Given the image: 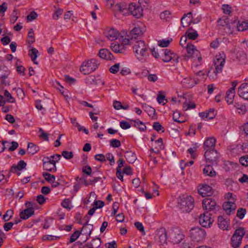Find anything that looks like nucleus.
<instances>
[{"mask_svg":"<svg viewBox=\"0 0 248 248\" xmlns=\"http://www.w3.org/2000/svg\"><path fill=\"white\" fill-rule=\"evenodd\" d=\"M145 31L144 27H140L139 26L134 27L130 31L126 32L125 38L124 39L123 43L124 45H129L130 44V40L138 39L142 36Z\"/></svg>","mask_w":248,"mask_h":248,"instance_id":"f257e3e1","label":"nucleus"},{"mask_svg":"<svg viewBox=\"0 0 248 248\" xmlns=\"http://www.w3.org/2000/svg\"><path fill=\"white\" fill-rule=\"evenodd\" d=\"M134 52L136 56L140 61H143L148 55L147 53V46L143 41H136L133 46Z\"/></svg>","mask_w":248,"mask_h":248,"instance_id":"f03ea898","label":"nucleus"},{"mask_svg":"<svg viewBox=\"0 0 248 248\" xmlns=\"http://www.w3.org/2000/svg\"><path fill=\"white\" fill-rule=\"evenodd\" d=\"M194 200L190 196L180 197L178 200V205L182 212L189 213L194 207Z\"/></svg>","mask_w":248,"mask_h":248,"instance_id":"7ed1b4c3","label":"nucleus"},{"mask_svg":"<svg viewBox=\"0 0 248 248\" xmlns=\"http://www.w3.org/2000/svg\"><path fill=\"white\" fill-rule=\"evenodd\" d=\"M245 233L244 229L242 228H239L235 231L231 240V245L233 248H238L240 247Z\"/></svg>","mask_w":248,"mask_h":248,"instance_id":"20e7f679","label":"nucleus"},{"mask_svg":"<svg viewBox=\"0 0 248 248\" xmlns=\"http://www.w3.org/2000/svg\"><path fill=\"white\" fill-rule=\"evenodd\" d=\"M206 235L205 231L199 227H194L190 230V237L194 241L199 242L204 239Z\"/></svg>","mask_w":248,"mask_h":248,"instance_id":"39448f33","label":"nucleus"},{"mask_svg":"<svg viewBox=\"0 0 248 248\" xmlns=\"http://www.w3.org/2000/svg\"><path fill=\"white\" fill-rule=\"evenodd\" d=\"M137 18H140L143 15V9L139 4L131 3L128 8V12Z\"/></svg>","mask_w":248,"mask_h":248,"instance_id":"423d86ee","label":"nucleus"},{"mask_svg":"<svg viewBox=\"0 0 248 248\" xmlns=\"http://www.w3.org/2000/svg\"><path fill=\"white\" fill-rule=\"evenodd\" d=\"M185 235L178 229H173L170 232V241L173 244H179L184 238Z\"/></svg>","mask_w":248,"mask_h":248,"instance_id":"0eeeda50","label":"nucleus"},{"mask_svg":"<svg viewBox=\"0 0 248 248\" xmlns=\"http://www.w3.org/2000/svg\"><path fill=\"white\" fill-rule=\"evenodd\" d=\"M204 157L207 162L217 164L219 157V154L216 150H211V151L205 152Z\"/></svg>","mask_w":248,"mask_h":248,"instance_id":"6e6552de","label":"nucleus"},{"mask_svg":"<svg viewBox=\"0 0 248 248\" xmlns=\"http://www.w3.org/2000/svg\"><path fill=\"white\" fill-rule=\"evenodd\" d=\"M214 221L211 214L208 212L201 214L199 217V223L203 227H209Z\"/></svg>","mask_w":248,"mask_h":248,"instance_id":"1a4fd4ad","label":"nucleus"},{"mask_svg":"<svg viewBox=\"0 0 248 248\" xmlns=\"http://www.w3.org/2000/svg\"><path fill=\"white\" fill-rule=\"evenodd\" d=\"M164 56L162 61L164 62H169L171 60L174 61L176 63L178 62L179 56L175 53H173L171 50L168 49L163 50Z\"/></svg>","mask_w":248,"mask_h":248,"instance_id":"9d476101","label":"nucleus"},{"mask_svg":"<svg viewBox=\"0 0 248 248\" xmlns=\"http://www.w3.org/2000/svg\"><path fill=\"white\" fill-rule=\"evenodd\" d=\"M202 207L204 209L208 211H212L219 207L217 206L216 201L211 198H205L203 200Z\"/></svg>","mask_w":248,"mask_h":248,"instance_id":"9b49d317","label":"nucleus"},{"mask_svg":"<svg viewBox=\"0 0 248 248\" xmlns=\"http://www.w3.org/2000/svg\"><path fill=\"white\" fill-rule=\"evenodd\" d=\"M186 48L187 51V55L183 56L185 61H187L188 59L189 58H194L195 55L198 56V54H200V52L196 49L195 46L189 43H187Z\"/></svg>","mask_w":248,"mask_h":248,"instance_id":"f8f14e48","label":"nucleus"},{"mask_svg":"<svg viewBox=\"0 0 248 248\" xmlns=\"http://www.w3.org/2000/svg\"><path fill=\"white\" fill-rule=\"evenodd\" d=\"M198 191L202 197L210 196L213 194L212 187L206 184L200 185Z\"/></svg>","mask_w":248,"mask_h":248,"instance_id":"ddd939ff","label":"nucleus"},{"mask_svg":"<svg viewBox=\"0 0 248 248\" xmlns=\"http://www.w3.org/2000/svg\"><path fill=\"white\" fill-rule=\"evenodd\" d=\"M235 201L234 199H232V201L225 202L223 204L222 207L226 214L230 215L232 213H234L236 208V205L234 203Z\"/></svg>","mask_w":248,"mask_h":248,"instance_id":"4468645a","label":"nucleus"},{"mask_svg":"<svg viewBox=\"0 0 248 248\" xmlns=\"http://www.w3.org/2000/svg\"><path fill=\"white\" fill-rule=\"evenodd\" d=\"M216 58V60L214 61L215 70L214 71V73L215 74L216 78H217V74L222 72V68L225 62V59L221 57L220 55L217 56Z\"/></svg>","mask_w":248,"mask_h":248,"instance_id":"2eb2a0df","label":"nucleus"},{"mask_svg":"<svg viewBox=\"0 0 248 248\" xmlns=\"http://www.w3.org/2000/svg\"><path fill=\"white\" fill-rule=\"evenodd\" d=\"M216 139L214 137L207 138L204 141L203 148L205 152L214 150L216 146Z\"/></svg>","mask_w":248,"mask_h":248,"instance_id":"dca6fc26","label":"nucleus"},{"mask_svg":"<svg viewBox=\"0 0 248 248\" xmlns=\"http://www.w3.org/2000/svg\"><path fill=\"white\" fill-rule=\"evenodd\" d=\"M200 80L191 77L184 78L181 82L186 88H191L199 83Z\"/></svg>","mask_w":248,"mask_h":248,"instance_id":"f3484780","label":"nucleus"},{"mask_svg":"<svg viewBox=\"0 0 248 248\" xmlns=\"http://www.w3.org/2000/svg\"><path fill=\"white\" fill-rule=\"evenodd\" d=\"M27 166V163L24 160L19 161L17 165L13 164L10 170V172H17V174L19 175L20 173L18 172L21 171L25 169Z\"/></svg>","mask_w":248,"mask_h":248,"instance_id":"a211bd4d","label":"nucleus"},{"mask_svg":"<svg viewBox=\"0 0 248 248\" xmlns=\"http://www.w3.org/2000/svg\"><path fill=\"white\" fill-rule=\"evenodd\" d=\"M238 93L240 97L248 100V83H242L238 89Z\"/></svg>","mask_w":248,"mask_h":248,"instance_id":"6ab92c4d","label":"nucleus"},{"mask_svg":"<svg viewBox=\"0 0 248 248\" xmlns=\"http://www.w3.org/2000/svg\"><path fill=\"white\" fill-rule=\"evenodd\" d=\"M229 219L223 216H219L217 219L218 227L223 230H227L229 227Z\"/></svg>","mask_w":248,"mask_h":248,"instance_id":"aec40b11","label":"nucleus"},{"mask_svg":"<svg viewBox=\"0 0 248 248\" xmlns=\"http://www.w3.org/2000/svg\"><path fill=\"white\" fill-rule=\"evenodd\" d=\"M113 10L115 16H116V12L123 13L124 15H126L128 13V8L125 3H120L114 5Z\"/></svg>","mask_w":248,"mask_h":248,"instance_id":"412c9836","label":"nucleus"},{"mask_svg":"<svg viewBox=\"0 0 248 248\" xmlns=\"http://www.w3.org/2000/svg\"><path fill=\"white\" fill-rule=\"evenodd\" d=\"M106 37L111 41L116 40L119 36L118 31L113 28L108 29L105 32Z\"/></svg>","mask_w":248,"mask_h":248,"instance_id":"4be33fe9","label":"nucleus"},{"mask_svg":"<svg viewBox=\"0 0 248 248\" xmlns=\"http://www.w3.org/2000/svg\"><path fill=\"white\" fill-rule=\"evenodd\" d=\"M98 55L101 59L107 60H112L114 59L112 54L106 48L100 49Z\"/></svg>","mask_w":248,"mask_h":248,"instance_id":"5701e85b","label":"nucleus"},{"mask_svg":"<svg viewBox=\"0 0 248 248\" xmlns=\"http://www.w3.org/2000/svg\"><path fill=\"white\" fill-rule=\"evenodd\" d=\"M156 235L158 236L159 242L161 245L166 243L167 239V232L164 228H161L157 230Z\"/></svg>","mask_w":248,"mask_h":248,"instance_id":"b1692460","label":"nucleus"},{"mask_svg":"<svg viewBox=\"0 0 248 248\" xmlns=\"http://www.w3.org/2000/svg\"><path fill=\"white\" fill-rule=\"evenodd\" d=\"M34 214V208H27L20 212L19 216L20 218L25 220L29 218Z\"/></svg>","mask_w":248,"mask_h":248,"instance_id":"393cba45","label":"nucleus"},{"mask_svg":"<svg viewBox=\"0 0 248 248\" xmlns=\"http://www.w3.org/2000/svg\"><path fill=\"white\" fill-rule=\"evenodd\" d=\"M110 48L112 51L116 53H124L125 47L124 44H119L115 42L111 44Z\"/></svg>","mask_w":248,"mask_h":248,"instance_id":"a878e982","label":"nucleus"},{"mask_svg":"<svg viewBox=\"0 0 248 248\" xmlns=\"http://www.w3.org/2000/svg\"><path fill=\"white\" fill-rule=\"evenodd\" d=\"M105 203L102 201H95L93 204V207L91 208L88 213V215L93 216L96 209L101 208L104 206Z\"/></svg>","mask_w":248,"mask_h":248,"instance_id":"bb28decb","label":"nucleus"},{"mask_svg":"<svg viewBox=\"0 0 248 248\" xmlns=\"http://www.w3.org/2000/svg\"><path fill=\"white\" fill-rule=\"evenodd\" d=\"M87 83L90 84L98 85L101 83L102 85L105 84L104 81H102L101 79L96 78L93 76H91L86 78Z\"/></svg>","mask_w":248,"mask_h":248,"instance_id":"cd10ccee","label":"nucleus"},{"mask_svg":"<svg viewBox=\"0 0 248 248\" xmlns=\"http://www.w3.org/2000/svg\"><path fill=\"white\" fill-rule=\"evenodd\" d=\"M125 157L129 163H133L137 160V158L134 152L131 151H126Z\"/></svg>","mask_w":248,"mask_h":248,"instance_id":"c85d7f7f","label":"nucleus"},{"mask_svg":"<svg viewBox=\"0 0 248 248\" xmlns=\"http://www.w3.org/2000/svg\"><path fill=\"white\" fill-rule=\"evenodd\" d=\"M10 74V71L7 67L4 65L0 66V79H6L8 78Z\"/></svg>","mask_w":248,"mask_h":248,"instance_id":"c756f323","label":"nucleus"},{"mask_svg":"<svg viewBox=\"0 0 248 248\" xmlns=\"http://www.w3.org/2000/svg\"><path fill=\"white\" fill-rule=\"evenodd\" d=\"M203 172L204 174L210 177H214L216 175V172L210 165H206L204 168Z\"/></svg>","mask_w":248,"mask_h":248,"instance_id":"7c9ffc66","label":"nucleus"},{"mask_svg":"<svg viewBox=\"0 0 248 248\" xmlns=\"http://www.w3.org/2000/svg\"><path fill=\"white\" fill-rule=\"evenodd\" d=\"M39 151V147L33 143L30 142L28 143L27 153L28 154L33 155Z\"/></svg>","mask_w":248,"mask_h":248,"instance_id":"2f4dec72","label":"nucleus"},{"mask_svg":"<svg viewBox=\"0 0 248 248\" xmlns=\"http://www.w3.org/2000/svg\"><path fill=\"white\" fill-rule=\"evenodd\" d=\"M187 38L190 40H196L199 36L197 31H194L192 28L189 29L185 34Z\"/></svg>","mask_w":248,"mask_h":248,"instance_id":"473e14b6","label":"nucleus"},{"mask_svg":"<svg viewBox=\"0 0 248 248\" xmlns=\"http://www.w3.org/2000/svg\"><path fill=\"white\" fill-rule=\"evenodd\" d=\"M234 96L235 91L229 89L226 93V100L229 104L232 103Z\"/></svg>","mask_w":248,"mask_h":248,"instance_id":"72a5a7b5","label":"nucleus"},{"mask_svg":"<svg viewBox=\"0 0 248 248\" xmlns=\"http://www.w3.org/2000/svg\"><path fill=\"white\" fill-rule=\"evenodd\" d=\"M38 53V51L35 48L32 47L29 51V55L31 57V60L35 64H38V62L35 61V60L37 57Z\"/></svg>","mask_w":248,"mask_h":248,"instance_id":"f704fd0d","label":"nucleus"},{"mask_svg":"<svg viewBox=\"0 0 248 248\" xmlns=\"http://www.w3.org/2000/svg\"><path fill=\"white\" fill-rule=\"evenodd\" d=\"M80 71L84 75L89 74L93 72L92 68H90V67L85 62L82 63L80 68Z\"/></svg>","mask_w":248,"mask_h":248,"instance_id":"c9c22d12","label":"nucleus"},{"mask_svg":"<svg viewBox=\"0 0 248 248\" xmlns=\"http://www.w3.org/2000/svg\"><path fill=\"white\" fill-rule=\"evenodd\" d=\"M86 63L92 68L93 71H95L99 65V63L98 61L95 59H91L90 60H88V61L85 62Z\"/></svg>","mask_w":248,"mask_h":248,"instance_id":"e433bc0d","label":"nucleus"},{"mask_svg":"<svg viewBox=\"0 0 248 248\" xmlns=\"http://www.w3.org/2000/svg\"><path fill=\"white\" fill-rule=\"evenodd\" d=\"M135 123L134 126L139 128L140 131H144L146 130V126L140 120H134Z\"/></svg>","mask_w":248,"mask_h":248,"instance_id":"4c0bfd02","label":"nucleus"},{"mask_svg":"<svg viewBox=\"0 0 248 248\" xmlns=\"http://www.w3.org/2000/svg\"><path fill=\"white\" fill-rule=\"evenodd\" d=\"M28 38H29L27 40V42L29 44L31 45L35 42V36L34 31L32 29H31L28 33Z\"/></svg>","mask_w":248,"mask_h":248,"instance_id":"58836bf2","label":"nucleus"},{"mask_svg":"<svg viewBox=\"0 0 248 248\" xmlns=\"http://www.w3.org/2000/svg\"><path fill=\"white\" fill-rule=\"evenodd\" d=\"M234 107L238 110L240 111H238V113L240 114H244L246 111V107L245 105L242 104H239V103H235Z\"/></svg>","mask_w":248,"mask_h":248,"instance_id":"ea45409f","label":"nucleus"},{"mask_svg":"<svg viewBox=\"0 0 248 248\" xmlns=\"http://www.w3.org/2000/svg\"><path fill=\"white\" fill-rule=\"evenodd\" d=\"M218 24L220 26H230L229 19L227 16H224L221 18H219L217 21Z\"/></svg>","mask_w":248,"mask_h":248,"instance_id":"a19ab883","label":"nucleus"},{"mask_svg":"<svg viewBox=\"0 0 248 248\" xmlns=\"http://www.w3.org/2000/svg\"><path fill=\"white\" fill-rule=\"evenodd\" d=\"M195 107L196 105L194 102H187L186 101L183 104V108L184 111H186L188 109L194 108H195Z\"/></svg>","mask_w":248,"mask_h":248,"instance_id":"79ce46f5","label":"nucleus"},{"mask_svg":"<svg viewBox=\"0 0 248 248\" xmlns=\"http://www.w3.org/2000/svg\"><path fill=\"white\" fill-rule=\"evenodd\" d=\"M19 12L16 9H15L11 15L10 22L12 24H14L18 18V14Z\"/></svg>","mask_w":248,"mask_h":248,"instance_id":"37998d69","label":"nucleus"},{"mask_svg":"<svg viewBox=\"0 0 248 248\" xmlns=\"http://www.w3.org/2000/svg\"><path fill=\"white\" fill-rule=\"evenodd\" d=\"M172 39L170 38L168 40H160L158 41V45L159 46L163 47H167L170 45V43L172 41Z\"/></svg>","mask_w":248,"mask_h":248,"instance_id":"c03bdc74","label":"nucleus"},{"mask_svg":"<svg viewBox=\"0 0 248 248\" xmlns=\"http://www.w3.org/2000/svg\"><path fill=\"white\" fill-rule=\"evenodd\" d=\"M14 215L12 210H8L3 216V219L4 221H8L11 219Z\"/></svg>","mask_w":248,"mask_h":248,"instance_id":"a18cd8bd","label":"nucleus"},{"mask_svg":"<svg viewBox=\"0 0 248 248\" xmlns=\"http://www.w3.org/2000/svg\"><path fill=\"white\" fill-rule=\"evenodd\" d=\"M43 176L45 180L49 183H51L52 181H54L55 180V176L47 172H44Z\"/></svg>","mask_w":248,"mask_h":248,"instance_id":"49530a36","label":"nucleus"},{"mask_svg":"<svg viewBox=\"0 0 248 248\" xmlns=\"http://www.w3.org/2000/svg\"><path fill=\"white\" fill-rule=\"evenodd\" d=\"M237 30L239 31H244L248 28V24L245 22L240 23L238 21L237 24Z\"/></svg>","mask_w":248,"mask_h":248,"instance_id":"de8ad7c7","label":"nucleus"},{"mask_svg":"<svg viewBox=\"0 0 248 248\" xmlns=\"http://www.w3.org/2000/svg\"><path fill=\"white\" fill-rule=\"evenodd\" d=\"M180 117V113L178 111H175L174 112L173 115H172V118L174 121L178 123H183L185 122V120H179V119Z\"/></svg>","mask_w":248,"mask_h":248,"instance_id":"09e8293b","label":"nucleus"},{"mask_svg":"<svg viewBox=\"0 0 248 248\" xmlns=\"http://www.w3.org/2000/svg\"><path fill=\"white\" fill-rule=\"evenodd\" d=\"M216 115V111L213 108H210L208 112H207L205 116V118L208 119L209 120L213 119Z\"/></svg>","mask_w":248,"mask_h":248,"instance_id":"8fccbe9b","label":"nucleus"},{"mask_svg":"<svg viewBox=\"0 0 248 248\" xmlns=\"http://www.w3.org/2000/svg\"><path fill=\"white\" fill-rule=\"evenodd\" d=\"M81 234V232L79 231H76L70 236L69 242L73 243L75 242L79 236Z\"/></svg>","mask_w":248,"mask_h":248,"instance_id":"3c124183","label":"nucleus"},{"mask_svg":"<svg viewBox=\"0 0 248 248\" xmlns=\"http://www.w3.org/2000/svg\"><path fill=\"white\" fill-rule=\"evenodd\" d=\"M153 127L154 129L157 131L158 132L159 131H162V132H164V127L162 126V125L158 122H154L153 125Z\"/></svg>","mask_w":248,"mask_h":248,"instance_id":"603ef678","label":"nucleus"},{"mask_svg":"<svg viewBox=\"0 0 248 248\" xmlns=\"http://www.w3.org/2000/svg\"><path fill=\"white\" fill-rule=\"evenodd\" d=\"M4 95L7 98V101L9 103H15L16 100L14 98L11 93L7 90L4 91Z\"/></svg>","mask_w":248,"mask_h":248,"instance_id":"864d4df0","label":"nucleus"},{"mask_svg":"<svg viewBox=\"0 0 248 248\" xmlns=\"http://www.w3.org/2000/svg\"><path fill=\"white\" fill-rule=\"evenodd\" d=\"M62 155L66 159H70L73 157L74 155L72 152L63 151L62 153Z\"/></svg>","mask_w":248,"mask_h":248,"instance_id":"5fc2aeb1","label":"nucleus"},{"mask_svg":"<svg viewBox=\"0 0 248 248\" xmlns=\"http://www.w3.org/2000/svg\"><path fill=\"white\" fill-rule=\"evenodd\" d=\"M46 159L47 160L46 161H45L46 162H47L49 164L50 166L53 167V169L54 170V171H57V168L56 167V161H55L54 159H51V158L50 157H46Z\"/></svg>","mask_w":248,"mask_h":248,"instance_id":"6e6d98bb","label":"nucleus"},{"mask_svg":"<svg viewBox=\"0 0 248 248\" xmlns=\"http://www.w3.org/2000/svg\"><path fill=\"white\" fill-rule=\"evenodd\" d=\"M170 13L168 11H165L160 14V18L165 21H168L170 18Z\"/></svg>","mask_w":248,"mask_h":248,"instance_id":"4d7b16f0","label":"nucleus"},{"mask_svg":"<svg viewBox=\"0 0 248 248\" xmlns=\"http://www.w3.org/2000/svg\"><path fill=\"white\" fill-rule=\"evenodd\" d=\"M135 226L139 231L141 232L143 235L145 234L144 227L141 223L140 222H136L135 223Z\"/></svg>","mask_w":248,"mask_h":248,"instance_id":"13d9d810","label":"nucleus"},{"mask_svg":"<svg viewBox=\"0 0 248 248\" xmlns=\"http://www.w3.org/2000/svg\"><path fill=\"white\" fill-rule=\"evenodd\" d=\"M82 171L87 175H90L92 172V169L90 166L86 165L82 168Z\"/></svg>","mask_w":248,"mask_h":248,"instance_id":"bf43d9fd","label":"nucleus"},{"mask_svg":"<svg viewBox=\"0 0 248 248\" xmlns=\"http://www.w3.org/2000/svg\"><path fill=\"white\" fill-rule=\"evenodd\" d=\"M240 163L244 166H248V155L242 156L239 159Z\"/></svg>","mask_w":248,"mask_h":248,"instance_id":"052dcab7","label":"nucleus"},{"mask_svg":"<svg viewBox=\"0 0 248 248\" xmlns=\"http://www.w3.org/2000/svg\"><path fill=\"white\" fill-rule=\"evenodd\" d=\"M38 16L37 14L34 11L31 12L27 16V19L28 21H32L36 19Z\"/></svg>","mask_w":248,"mask_h":248,"instance_id":"680f3d73","label":"nucleus"},{"mask_svg":"<svg viewBox=\"0 0 248 248\" xmlns=\"http://www.w3.org/2000/svg\"><path fill=\"white\" fill-rule=\"evenodd\" d=\"M110 145L114 148H117L121 146V142L118 140L113 139L110 140Z\"/></svg>","mask_w":248,"mask_h":248,"instance_id":"e2e57ef3","label":"nucleus"},{"mask_svg":"<svg viewBox=\"0 0 248 248\" xmlns=\"http://www.w3.org/2000/svg\"><path fill=\"white\" fill-rule=\"evenodd\" d=\"M7 4L6 2H3L0 5V15H1L2 16L4 15V13L7 10Z\"/></svg>","mask_w":248,"mask_h":248,"instance_id":"0e129e2a","label":"nucleus"},{"mask_svg":"<svg viewBox=\"0 0 248 248\" xmlns=\"http://www.w3.org/2000/svg\"><path fill=\"white\" fill-rule=\"evenodd\" d=\"M71 203L69 199H65L62 202V206L64 208L70 209V205Z\"/></svg>","mask_w":248,"mask_h":248,"instance_id":"69168bd1","label":"nucleus"},{"mask_svg":"<svg viewBox=\"0 0 248 248\" xmlns=\"http://www.w3.org/2000/svg\"><path fill=\"white\" fill-rule=\"evenodd\" d=\"M246 212V210L244 208H240L238 210L237 213V217H238L240 219H242Z\"/></svg>","mask_w":248,"mask_h":248,"instance_id":"338daca9","label":"nucleus"},{"mask_svg":"<svg viewBox=\"0 0 248 248\" xmlns=\"http://www.w3.org/2000/svg\"><path fill=\"white\" fill-rule=\"evenodd\" d=\"M119 67L120 63H116L109 68V71L112 74H115L119 71Z\"/></svg>","mask_w":248,"mask_h":248,"instance_id":"774afa93","label":"nucleus"}]
</instances>
